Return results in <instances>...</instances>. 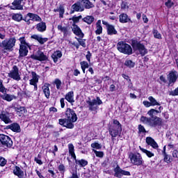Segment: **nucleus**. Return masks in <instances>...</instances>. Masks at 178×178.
I'll return each mask as SVG.
<instances>
[{"label":"nucleus","instance_id":"f257e3e1","mask_svg":"<svg viewBox=\"0 0 178 178\" xmlns=\"http://www.w3.org/2000/svg\"><path fill=\"white\" fill-rule=\"evenodd\" d=\"M156 110L152 108L147 112V115L150 117L142 116L140 118V122L143 124L150 126L151 127H158V126L162 125V118L155 116Z\"/></svg>","mask_w":178,"mask_h":178},{"label":"nucleus","instance_id":"f03ea898","mask_svg":"<svg viewBox=\"0 0 178 178\" xmlns=\"http://www.w3.org/2000/svg\"><path fill=\"white\" fill-rule=\"evenodd\" d=\"M67 119H60L59 124L67 129H73L74 122L77 121V115L72 109L67 108L65 112Z\"/></svg>","mask_w":178,"mask_h":178},{"label":"nucleus","instance_id":"7ed1b4c3","mask_svg":"<svg viewBox=\"0 0 178 178\" xmlns=\"http://www.w3.org/2000/svg\"><path fill=\"white\" fill-rule=\"evenodd\" d=\"M108 132L110 136L112 137V140L122 134V124L118 121V120H113V125L109 126Z\"/></svg>","mask_w":178,"mask_h":178},{"label":"nucleus","instance_id":"20e7f679","mask_svg":"<svg viewBox=\"0 0 178 178\" xmlns=\"http://www.w3.org/2000/svg\"><path fill=\"white\" fill-rule=\"evenodd\" d=\"M69 154L71 155L72 158L74 159L75 163L79 165L81 168H84L88 165V161L85 159L77 160L76 159V154L74 153V145L70 143L68 145Z\"/></svg>","mask_w":178,"mask_h":178},{"label":"nucleus","instance_id":"39448f33","mask_svg":"<svg viewBox=\"0 0 178 178\" xmlns=\"http://www.w3.org/2000/svg\"><path fill=\"white\" fill-rule=\"evenodd\" d=\"M19 41L20 42L19 50V56L24 58V56H27V54H29V48H30V45L26 42V38L24 37L19 38Z\"/></svg>","mask_w":178,"mask_h":178},{"label":"nucleus","instance_id":"423d86ee","mask_svg":"<svg viewBox=\"0 0 178 178\" xmlns=\"http://www.w3.org/2000/svg\"><path fill=\"white\" fill-rule=\"evenodd\" d=\"M117 49L119 52L124 54V55H131L133 54L131 46L123 41H120L117 44Z\"/></svg>","mask_w":178,"mask_h":178},{"label":"nucleus","instance_id":"0eeeda50","mask_svg":"<svg viewBox=\"0 0 178 178\" xmlns=\"http://www.w3.org/2000/svg\"><path fill=\"white\" fill-rule=\"evenodd\" d=\"M16 44V38H11L5 39L0 42V48H3L6 51H10Z\"/></svg>","mask_w":178,"mask_h":178},{"label":"nucleus","instance_id":"6e6552de","mask_svg":"<svg viewBox=\"0 0 178 178\" xmlns=\"http://www.w3.org/2000/svg\"><path fill=\"white\" fill-rule=\"evenodd\" d=\"M129 159L132 165H135L136 166L143 165V156H141L140 153H131L129 155Z\"/></svg>","mask_w":178,"mask_h":178},{"label":"nucleus","instance_id":"1a4fd4ad","mask_svg":"<svg viewBox=\"0 0 178 178\" xmlns=\"http://www.w3.org/2000/svg\"><path fill=\"white\" fill-rule=\"evenodd\" d=\"M86 104H88L90 111H95L97 109V105H102V100L99 97H97L92 101H86Z\"/></svg>","mask_w":178,"mask_h":178},{"label":"nucleus","instance_id":"9d476101","mask_svg":"<svg viewBox=\"0 0 178 178\" xmlns=\"http://www.w3.org/2000/svg\"><path fill=\"white\" fill-rule=\"evenodd\" d=\"M132 47L134 49H138L142 56H144L148 52L147 49H145V46L138 41H134L132 42Z\"/></svg>","mask_w":178,"mask_h":178},{"label":"nucleus","instance_id":"9b49d317","mask_svg":"<svg viewBox=\"0 0 178 178\" xmlns=\"http://www.w3.org/2000/svg\"><path fill=\"white\" fill-rule=\"evenodd\" d=\"M0 142L5 147H8L10 148L12 145H13V141L10 138V137L5 135V134H0Z\"/></svg>","mask_w":178,"mask_h":178},{"label":"nucleus","instance_id":"f8f14e48","mask_svg":"<svg viewBox=\"0 0 178 178\" xmlns=\"http://www.w3.org/2000/svg\"><path fill=\"white\" fill-rule=\"evenodd\" d=\"M114 176L115 177L121 178L122 176H131V174L129 171H126L122 170L119 165H117L116 168H114Z\"/></svg>","mask_w":178,"mask_h":178},{"label":"nucleus","instance_id":"ddd939ff","mask_svg":"<svg viewBox=\"0 0 178 178\" xmlns=\"http://www.w3.org/2000/svg\"><path fill=\"white\" fill-rule=\"evenodd\" d=\"M8 77H10V79H13V80H15L16 81H19L21 80L20 74H19V68H17V66L14 65L13 67V69L8 73Z\"/></svg>","mask_w":178,"mask_h":178},{"label":"nucleus","instance_id":"4468645a","mask_svg":"<svg viewBox=\"0 0 178 178\" xmlns=\"http://www.w3.org/2000/svg\"><path fill=\"white\" fill-rule=\"evenodd\" d=\"M30 20H32V22H42L41 17L38 16L37 14L31 13H28L24 19V21L26 22V23H30Z\"/></svg>","mask_w":178,"mask_h":178},{"label":"nucleus","instance_id":"2eb2a0df","mask_svg":"<svg viewBox=\"0 0 178 178\" xmlns=\"http://www.w3.org/2000/svg\"><path fill=\"white\" fill-rule=\"evenodd\" d=\"M31 58L35 59V60H40V62L48 60V56L41 51H38L35 54L31 55Z\"/></svg>","mask_w":178,"mask_h":178},{"label":"nucleus","instance_id":"dca6fc26","mask_svg":"<svg viewBox=\"0 0 178 178\" xmlns=\"http://www.w3.org/2000/svg\"><path fill=\"white\" fill-rule=\"evenodd\" d=\"M0 119L6 124H8L9 123H12V120H10V115L9 114V112L8 111V108H6L5 111H1L0 113Z\"/></svg>","mask_w":178,"mask_h":178},{"label":"nucleus","instance_id":"f3484780","mask_svg":"<svg viewBox=\"0 0 178 178\" xmlns=\"http://www.w3.org/2000/svg\"><path fill=\"white\" fill-rule=\"evenodd\" d=\"M23 0H14L10 6L12 10H23Z\"/></svg>","mask_w":178,"mask_h":178},{"label":"nucleus","instance_id":"a211bd4d","mask_svg":"<svg viewBox=\"0 0 178 178\" xmlns=\"http://www.w3.org/2000/svg\"><path fill=\"white\" fill-rule=\"evenodd\" d=\"M102 24L106 26L108 35H116L118 34V31H116L113 25L108 24V22L104 20L102 21Z\"/></svg>","mask_w":178,"mask_h":178},{"label":"nucleus","instance_id":"6ab92c4d","mask_svg":"<svg viewBox=\"0 0 178 178\" xmlns=\"http://www.w3.org/2000/svg\"><path fill=\"white\" fill-rule=\"evenodd\" d=\"M71 29L75 35H77L79 38H84V33H83V31H81V29H80V26L72 24Z\"/></svg>","mask_w":178,"mask_h":178},{"label":"nucleus","instance_id":"aec40b11","mask_svg":"<svg viewBox=\"0 0 178 178\" xmlns=\"http://www.w3.org/2000/svg\"><path fill=\"white\" fill-rule=\"evenodd\" d=\"M178 78V73L176 71H171L167 76V79L169 81V86L170 84H175Z\"/></svg>","mask_w":178,"mask_h":178},{"label":"nucleus","instance_id":"412c9836","mask_svg":"<svg viewBox=\"0 0 178 178\" xmlns=\"http://www.w3.org/2000/svg\"><path fill=\"white\" fill-rule=\"evenodd\" d=\"M35 29L39 33H44V31H47V24L41 21L36 24Z\"/></svg>","mask_w":178,"mask_h":178},{"label":"nucleus","instance_id":"4be33fe9","mask_svg":"<svg viewBox=\"0 0 178 178\" xmlns=\"http://www.w3.org/2000/svg\"><path fill=\"white\" fill-rule=\"evenodd\" d=\"M146 143H147V145H150V147H153L154 149H156L159 147L158 145V143H156L155 140H154V138H152V137H147Z\"/></svg>","mask_w":178,"mask_h":178},{"label":"nucleus","instance_id":"5701e85b","mask_svg":"<svg viewBox=\"0 0 178 178\" xmlns=\"http://www.w3.org/2000/svg\"><path fill=\"white\" fill-rule=\"evenodd\" d=\"M50 86L51 85L49 83H44L42 87L43 94H44V97H46L47 99H49V97L51 96V91L49 90Z\"/></svg>","mask_w":178,"mask_h":178},{"label":"nucleus","instance_id":"b1692460","mask_svg":"<svg viewBox=\"0 0 178 178\" xmlns=\"http://www.w3.org/2000/svg\"><path fill=\"white\" fill-rule=\"evenodd\" d=\"M119 19H120V23H129V22H131V19H130L129 15H127V14L126 13H122L120 15Z\"/></svg>","mask_w":178,"mask_h":178},{"label":"nucleus","instance_id":"393cba45","mask_svg":"<svg viewBox=\"0 0 178 178\" xmlns=\"http://www.w3.org/2000/svg\"><path fill=\"white\" fill-rule=\"evenodd\" d=\"M13 173L15 176H17V177L22 178L23 176H24V172L22 170V168H20L19 166H15L13 169Z\"/></svg>","mask_w":178,"mask_h":178},{"label":"nucleus","instance_id":"a878e982","mask_svg":"<svg viewBox=\"0 0 178 178\" xmlns=\"http://www.w3.org/2000/svg\"><path fill=\"white\" fill-rule=\"evenodd\" d=\"M31 38H33V40H36V41H38V42L40 43L41 44H45V42L48 41V38H42L41 37V35H33L31 36Z\"/></svg>","mask_w":178,"mask_h":178},{"label":"nucleus","instance_id":"bb28decb","mask_svg":"<svg viewBox=\"0 0 178 178\" xmlns=\"http://www.w3.org/2000/svg\"><path fill=\"white\" fill-rule=\"evenodd\" d=\"M65 99L70 104H73L74 102V92L73 91H70L65 95Z\"/></svg>","mask_w":178,"mask_h":178},{"label":"nucleus","instance_id":"cd10ccee","mask_svg":"<svg viewBox=\"0 0 178 178\" xmlns=\"http://www.w3.org/2000/svg\"><path fill=\"white\" fill-rule=\"evenodd\" d=\"M51 58L54 63H56V62H58V59H60V58H62V51H54L51 55Z\"/></svg>","mask_w":178,"mask_h":178},{"label":"nucleus","instance_id":"c85d7f7f","mask_svg":"<svg viewBox=\"0 0 178 178\" xmlns=\"http://www.w3.org/2000/svg\"><path fill=\"white\" fill-rule=\"evenodd\" d=\"M72 8L75 12H83L84 10V8L81 6L80 2L75 3L72 6Z\"/></svg>","mask_w":178,"mask_h":178},{"label":"nucleus","instance_id":"c756f323","mask_svg":"<svg viewBox=\"0 0 178 178\" xmlns=\"http://www.w3.org/2000/svg\"><path fill=\"white\" fill-rule=\"evenodd\" d=\"M31 74L32 79L30 80L29 84H31V86H34L38 83V75L34 72H32Z\"/></svg>","mask_w":178,"mask_h":178},{"label":"nucleus","instance_id":"7c9ffc66","mask_svg":"<svg viewBox=\"0 0 178 178\" xmlns=\"http://www.w3.org/2000/svg\"><path fill=\"white\" fill-rule=\"evenodd\" d=\"M9 129L15 133H20V125L17 123H13L9 125Z\"/></svg>","mask_w":178,"mask_h":178},{"label":"nucleus","instance_id":"2f4dec72","mask_svg":"<svg viewBox=\"0 0 178 178\" xmlns=\"http://www.w3.org/2000/svg\"><path fill=\"white\" fill-rule=\"evenodd\" d=\"M2 99H4L5 101H8V102H10L11 101H13L16 97L13 95H9V94H4L1 96Z\"/></svg>","mask_w":178,"mask_h":178},{"label":"nucleus","instance_id":"473e14b6","mask_svg":"<svg viewBox=\"0 0 178 178\" xmlns=\"http://www.w3.org/2000/svg\"><path fill=\"white\" fill-rule=\"evenodd\" d=\"M96 31L95 33L97 35L102 34V26H101V19L97 20L96 23Z\"/></svg>","mask_w":178,"mask_h":178},{"label":"nucleus","instance_id":"72a5a7b5","mask_svg":"<svg viewBox=\"0 0 178 178\" xmlns=\"http://www.w3.org/2000/svg\"><path fill=\"white\" fill-rule=\"evenodd\" d=\"M15 110L16 111L19 116H22L24 112H26V108L24 106H20L15 107Z\"/></svg>","mask_w":178,"mask_h":178},{"label":"nucleus","instance_id":"f704fd0d","mask_svg":"<svg viewBox=\"0 0 178 178\" xmlns=\"http://www.w3.org/2000/svg\"><path fill=\"white\" fill-rule=\"evenodd\" d=\"M83 20L85 23H87V24H91L95 20V18L91 15H88L83 18Z\"/></svg>","mask_w":178,"mask_h":178},{"label":"nucleus","instance_id":"c9c22d12","mask_svg":"<svg viewBox=\"0 0 178 178\" xmlns=\"http://www.w3.org/2000/svg\"><path fill=\"white\" fill-rule=\"evenodd\" d=\"M148 100L149 101L150 105H152V106H159L161 105V104H159L158 101H156V99L154 98V97L152 96H149L148 97Z\"/></svg>","mask_w":178,"mask_h":178},{"label":"nucleus","instance_id":"e433bc0d","mask_svg":"<svg viewBox=\"0 0 178 178\" xmlns=\"http://www.w3.org/2000/svg\"><path fill=\"white\" fill-rule=\"evenodd\" d=\"M83 2V6H85L86 9H91V8H94V4L90 2V0H82Z\"/></svg>","mask_w":178,"mask_h":178},{"label":"nucleus","instance_id":"4c0bfd02","mask_svg":"<svg viewBox=\"0 0 178 178\" xmlns=\"http://www.w3.org/2000/svg\"><path fill=\"white\" fill-rule=\"evenodd\" d=\"M140 151H142V152H143V154H145L147 155V156H148V158H152V156H154V154L152 153L150 151H148L143 147H141L140 146L139 147Z\"/></svg>","mask_w":178,"mask_h":178},{"label":"nucleus","instance_id":"58836bf2","mask_svg":"<svg viewBox=\"0 0 178 178\" xmlns=\"http://www.w3.org/2000/svg\"><path fill=\"white\" fill-rule=\"evenodd\" d=\"M12 17L13 20H15V22H20L23 19V15L21 14H14Z\"/></svg>","mask_w":178,"mask_h":178},{"label":"nucleus","instance_id":"ea45409f","mask_svg":"<svg viewBox=\"0 0 178 178\" xmlns=\"http://www.w3.org/2000/svg\"><path fill=\"white\" fill-rule=\"evenodd\" d=\"M165 151H166V146H164L163 147L164 161L167 163H169V162H170V157L168 156V154H166V152H165Z\"/></svg>","mask_w":178,"mask_h":178},{"label":"nucleus","instance_id":"a19ab883","mask_svg":"<svg viewBox=\"0 0 178 178\" xmlns=\"http://www.w3.org/2000/svg\"><path fill=\"white\" fill-rule=\"evenodd\" d=\"M57 29L58 30H59V31H61V33H64V34H66L67 33V28L66 26L58 25Z\"/></svg>","mask_w":178,"mask_h":178},{"label":"nucleus","instance_id":"79ce46f5","mask_svg":"<svg viewBox=\"0 0 178 178\" xmlns=\"http://www.w3.org/2000/svg\"><path fill=\"white\" fill-rule=\"evenodd\" d=\"M58 169L59 172H60L61 175H65V172H66V167H65V165L60 164L58 166Z\"/></svg>","mask_w":178,"mask_h":178},{"label":"nucleus","instance_id":"37998d69","mask_svg":"<svg viewBox=\"0 0 178 178\" xmlns=\"http://www.w3.org/2000/svg\"><path fill=\"white\" fill-rule=\"evenodd\" d=\"M75 38L78 41L79 45H81V47H83V48H86V40L81 39V38Z\"/></svg>","mask_w":178,"mask_h":178},{"label":"nucleus","instance_id":"c03bdc74","mask_svg":"<svg viewBox=\"0 0 178 178\" xmlns=\"http://www.w3.org/2000/svg\"><path fill=\"white\" fill-rule=\"evenodd\" d=\"M165 6L168 8V9H170L172 6L175 5V2H173L172 0H168L165 3Z\"/></svg>","mask_w":178,"mask_h":178},{"label":"nucleus","instance_id":"a18cd8bd","mask_svg":"<svg viewBox=\"0 0 178 178\" xmlns=\"http://www.w3.org/2000/svg\"><path fill=\"white\" fill-rule=\"evenodd\" d=\"M56 11L59 12L60 17H63V14L65 13V8L63 7V6H60L59 8Z\"/></svg>","mask_w":178,"mask_h":178},{"label":"nucleus","instance_id":"49530a36","mask_svg":"<svg viewBox=\"0 0 178 178\" xmlns=\"http://www.w3.org/2000/svg\"><path fill=\"white\" fill-rule=\"evenodd\" d=\"M125 66H127L128 67H134L135 63L131 61V60H127L124 63Z\"/></svg>","mask_w":178,"mask_h":178},{"label":"nucleus","instance_id":"de8ad7c7","mask_svg":"<svg viewBox=\"0 0 178 178\" xmlns=\"http://www.w3.org/2000/svg\"><path fill=\"white\" fill-rule=\"evenodd\" d=\"M138 129L139 134L147 133V131L145 130V128L144 127V126H143L141 124L138 125Z\"/></svg>","mask_w":178,"mask_h":178},{"label":"nucleus","instance_id":"09e8293b","mask_svg":"<svg viewBox=\"0 0 178 178\" xmlns=\"http://www.w3.org/2000/svg\"><path fill=\"white\" fill-rule=\"evenodd\" d=\"M154 38H158V40H161L162 38V35L158 32L156 30H154L153 31Z\"/></svg>","mask_w":178,"mask_h":178},{"label":"nucleus","instance_id":"8fccbe9b","mask_svg":"<svg viewBox=\"0 0 178 178\" xmlns=\"http://www.w3.org/2000/svg\"><path fill=\"white\" fill-rule=\"evenodd\" d=\"M93 152L98 158H104V152H99L95 149H93Z\"/></svg>","mask_w":178,"mask_h":178},{"label":"nucleus","instance_id":"3c124183","mask_svg":"<svg viewBox=\"0 0 178 178\" xmlns=\"http://www.w3.org/2000/svg\"><path fill=\"white\" fill-rule=\"evenodd\" d=\"M92 148H95L96 149H101L102 146L98 143H94L91 144Z\"/></svg>","mask_w":178,"mask_h":178},{"label":"nucleus","instance_id":"603ef678","mask_svg":"<svg viewBox=\"0 0 178 178\" xmlns=\"http://www.w3.org/2000/svg\"><path fill=\"white\" fill-rule=\"evenodd\" d=\"M80 65L81 69H88V63L87 61H81Z\"/></svg>","mask_w":178,"mask_h":178},{"label":"nucleus","instance_id":"864d4df0","mask_svg":"<svg viewBox=\"0 0 178 178\" xmlns=\"http://www.w3.org/2000/svg\"><path fill=\"white\" fill-rule=\"evenodd\" d=\"M7 162L8 161H6V159H5V158L0 156V166H5Z\"/></svg>","mask_w":178,"mask_h":178},{"label":"nucleus","instance_id":"5fc2aeb1","mask_svg":"<svg viewBox=\"0 0 178 178\" xmlns=\"http://www.w3.org/2000/svg\"><path fill=\"white\" fill-rule=\"evenodd\" d=\"M0 92H6V89L3 86L2 80L0 79Z\"/></svg>","mask_w":178,"mask_h":178},{"label":"nucleus","instance_id":"6e6d98bb","mask_svg":"<svg viewBox=\"0 0 178 178\" xmlns=\"http://www.w3.org/2000/svg\"><path fill=\"white\" fill-rule=\"evenodd\" d=\"M70 20H72V24H76V23H79V22H80V17H73L72 18H70Z\"/></svg>","mask_w":178,"mask_h":178},{"label":"nucleus","instance_id":"4d7b16f0","mask_svg":"<svg viewBox=\"0 0 178 178\" xmlns=\"http://www.w3.org/2000/svg\"><path fill=\"white\" fill-rule=\"evenodd\" d=\"M54 83H55V84L56 86L57 90H59V88H60V86L62 84V82L60 81V80L56 79Z\"/></svg>","mask_w":178,"mask_h":178},{"label":"nucleus","instance_id":"13d9d810","mask_svg":"<svg viewBox=\"0 0 178 178\" xmlns=\"http://www.w3.org/2000/svg\"><path fill=\"white\" fill-rule=\"evenodd\" d=\"M121 8L122 9L126 10L127 9H129V4H127V3L122 2Z\"/></svg>","mask_w":178,"mask_h":178},{"label":"nucleus","instance_id":"bf43d9fd","mask_svg":"<svg viewBox=\"0 0 178 178\" xmlns=\"http://www.w3.org/2000/svg\"><path fill=\"white\" fill-rule=\"evenodd\" d=\"M143 104L146 108H149V106H152L150 102L148 101H143Z\"/></svg>","mask_w":178,"mask_h":178},{"label":"nucleus","instance_id":"052dcab7","mask_svg":"<svg viewBox=\"0 0 178 178\" xmlns=\"http://www.w3.org/2000/svg\"><path fill=\"white\" fill-rule=\"evenodd\" d=\"M68 178H79V175H77V172H72V175Z\"/></svg>","mask_w":178,"mask_h":178},{"label":"nucleus","instance_id":"680f3d73","mask_svg":"<svg viewBox=\"0 0 178 178\" xmlns=\"http://www.w3.org/2000/svg\"><path fill=\"white\" fill-rule=\"evenodd\" d=\"M86 59L88 62H91V53L90 51H88V54L86 55Z\"/></svg>","mask_w":178,"mask_h":178},{"label":"nucleus","instance_id":"e2e57ef3","mask_svg":"<svg viewBox=\"0 0 178 178\" xmlns=\"http://www.w3.org/2000/svg\"><path fill=\"white\" fill-rule=\"evenodd\" d=\"M35 162H36V163H38V165H42V161H41V159L37 158V157H35V159H34Z\"/></svg>","mask_w":178,"mask_h":178},{"label":"nucleus","instance_id":"0e129e2a","mask_svg":"<svg viewBox=\"0 0 178 178\" xmlns=\"http://www.w3.org/2000/svg\"><path fill=\"white\" fill-rule=\"evenodd\" d=\"M48 172H49V173H51V177L56 178V174H55V172H54V170H49Z\"/></svg>","mask_w":178,"mask_h":178},{"label":"nucleus","instance_id":"69168bd1","mask_svg":"<svg viewBox=\"0 0 178 178\" xmlns=\"http://www.w3.org/2000/svg\"><path fill=\"white\" fill-rule=\"evenodd\" d=\"M172 156H173V158H178V151L177 150H174L172 152Z\"/></svg>","mask_w":178,"mask_h":178},{"label":"nucleus","instance_id":"338daca9","mask_svg":"<svg viewBox=\"0 0 178 178\" xmlns=\"http://www.w3.org/2000/svg\"><path fill=\"white\" fill-rule=\"evenodd\" d=\"M61 108H65V99L61 98L60 100Z\"/></svg>","mask_w":178,"mask_h":178},{"label":"nucleus","instance_id":"774afa93","mask_svg":"<svg viewBox=\"0 0 178 178\" xmlns=\"http://www.w3.org/2000/svg\"><path fill=\"white\" fill-rule=\"evenodd\" d=\"M74 76H78L79 74H80V71L77 69L74 70L73 72Z\"/></svg>","mask_w":178,"mask_h":178}]
</instances>
